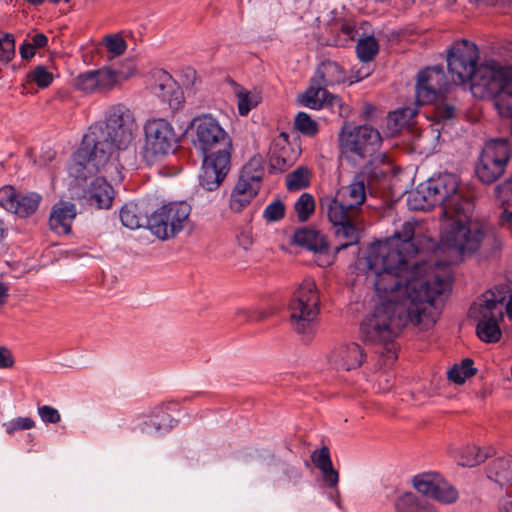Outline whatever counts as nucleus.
Instances as JSON below:
<instances>
[{
  "label": "nucleus",
  "mask_w": 512,
  "mask_h": 512,
  "mask_svg": "<svg viewBox=\"0 0 512 512\" xmlns=\"http://www.w3.org/2000/svg\"><path fill=\"white\" fill-rule=\"evenodd\" d=\"M311 461L322 473L323 481L328 487L334 488L338 485L339 474L333 467L330 450L327 446L313 451Z\"/></svg>",
  "instance_id": "nucleus-22"
},
{
  "label": "nucleus",
  "mask_w": 512,
  "mask_h": 512,
  "mask_svg": "<svg viewBox=\"0 0 512 512\" xmlns=\"http://www.w3.org/2000/svg\"><path fill=\"white\" fill-rule=\"evenodd\" d=\"M15 360L13 354H0V369L10 368L14 365Z\"/></svg>",
  "instance_id": "nucleus-54"
},
{
  "label": "nucleus",
  "mask_w": 512,
  "mask_h": 512,
  "mask_svg": "<svg viewBox=\"0 0 512 512\" xmlns=\"http://www.w3.org/2000/svg\"><path fill=\"white\" fill-rule=\"evenodd\" d=\"M346 355L350 356L351 354H346ZM353 355H354L353 360L350 361L349 359H343L341 365L337 366V369L342 368L343 370H346V371L355 369L363 363L364 357L366 356V354H353Z\"/></svg>",
  "instance_id": "nucleus-49"
},
{
  "label": "nucleus",
  "mask_w": 512,
  "mask_h": 512,
  "mask_svg": "<svg viewBox=\"0 0 512 512\" xmlns=\"http://www.w3.org/2000/svg\"><path fill=\"white\" fill-rule=\"evenodd\" d=\"M506 312H507V315L509 316V318H512V297L510 298V300L508 301V303L506 305Z\"/></svg>",
  "instance_id": "nucleus-60"
},
{
  "label": "nucleus",
  "mask_w": 512,
  "mask_h": 512,
  "mask_svg": "<svg viewBox=\"0 0 512 512\" xmlns=\"http://www.w3.org/2000/svg\"><path fill=\"white\" fill-rule=\"evenodd\" d=\"M35 52L36 48L28 42H24L19 47V53L21 57L26 60L31 59L35 55Z\"/></svg>",
  "instance_id": "nucleus-52"
},
{
  "label": "nucleus",
  "mask_w": 512,
  "mask_h": 512,
  "mask_svg": "<svg viewBox=\"0 0 512 512\" xmlns=\"http://www.w3.org/2000/svg\"><path fill=\"white\" fill-rule=\"evenodd\" d=\"M420 251L418 223L404 222L385 240L372 244L365 258L366 276L382 299L361 324L364 340L373 344L391 342L407 324L420 330L435 325L443 296L450 290L448 270L426 278L415 277L412 258Z\"/></svg>",
  "instance_id": "nucleus-1"
},
{
  "label": "nucleus",
  "mask_w": 512,
  "mask_h": 512,
  "mask_svg": "<svg viewBox=\"0 0 512 512\" xmlns=\"http://www.w3.org/2000/svg\"><path fill=\"white\" fill-rule=\"evenodd\" d=\"M434 114L436 121H447L454 117L455 108L451 104L440 102L436 104Z\"/></svg>",
  "instance_id": "nucleus-46"
},
{
  "label": "nucleus",
  "mask_w": 512,
  "mask_h": 512,
  "mask_svg": "<svg viewBox=\"0 0 512 512\" xmlns=\"http://www.w3.org/2000/svg\"><path fill=\"white\" fill-rule=\"evenodd\" d=\"M264 176L263 160L261 156H253L242 168L239 178L246 180L257 187H261Z\"/></svg>",
  "instance_id": "nucleus-30"
},
{
  "label": "nucleus",
  "mask_w": 512,
  "mask_h": 512,
  "mask_svg": "<svg viewBox=\"0 0 512 512\" xmlns=\"http://www.w3.org/2000/svg\"><path fill=\"white\" fill-rule=\"evenodd\" d=\"M299 221L305 222L315 211V200L310 193H303L294 204Z\"/></svg>",
  "instance_id": "nucleus-37"
},
{
  "label": "nucleus",
  "mask_w": 512,
  "mask_h": 512,
  "mask_svg": "<svg viewBox=\"0 0 512 512\" xmlns=\"http://www.w3.org/2000/svg\"><path fill=\"white\" fill-rule=\"evenodd\" d=\"M408 114H410L408 109L397 110L389 113L388 120L394 122L396 126H402L407 123Z\"/></svg>",
  "instance_id": "nucleus-51"
},
{
  "label": "nucleus",
  "mask_w": 512,
  "mask_h": 512,
  "mask_svg": "<svg viewBox=\"0 0 512 512\" xmlns=\"http://www.w3.org/2000/svg\"><path fill=\"white\" fill-rule=\"evenodd\" d=\"M29 79L37 84L39 88L48 87L53 81V74L42 65L36 66L28 75Z\"/></svg>",
  "instance_id": "nucleus-41"
},
{
  "label": "nucleus",
  "mask_w": 512,
  "mask_h": 512,
  "mask_svg": "<svg viewBox=\"0 0 512 512\" xmlns=\"http://www.w3.org/2000/svg\"><path fill=\"white\" fill-rule=\"evenodd\" d=\"M29 4L38 6L41 5L45 0H26Z\"/></svg>",
  "instance_id": "nucleus-62"
},
{
  "label": "nucleus",
  "mask_w": 512,
  "mask_h": 512,
  "mask_svg": "<svg viewBox=\"0 0 512 512\" xmlns=\"http://www.w3.org/2000/svg\"><path fill=\"white\" fill-rule=\"evenodd\" d=\"M115 75L109 68L90 70L79 74L74 85L76 89L87 94L110 91L115 87Z\"/></svg>",
  "instance_id": "nucleus-17"
},
{
  "label": "nucleus",
  "mask_w": 512,
  "mask_h": 512,
  "mask_svg": "<svg viewBox=\"0 0 512 512\" xmlns=\"http://www.w3.org/2000/svg\"><path fill=\"white\" fill-rule=\"evenodd\" d=\"M336 227V236L339 239L344 240L336 248L337 251L346 249L347 247L358 242V231L356 226L353 224V220L347 221V223L339 224Z\"/></svg>",
  "instance_id": "nucleus-33"
},
{
  "label": "nucleus",
  "mask_w": 512,
  "mask_h": 512,
  "mask_svg": "<svg viewBox=\"0 0 512 512\" xmlns=\"http://www.w3.org/2000/svg\"><path fill=\"white\" fill-rule=\"evenodd\" d=\"M479 51L477 46L461 40L451 47L447 55V67L452 81L456 84L469 82L478 68Z\"/></svg>",
  "instance_id": "nucleus-11"
},
{
  "label": "nucleus",
  "mask_w": 512,
  "mask_h": 512,
  "mask_svg": "<svg viewBox=\"0 0 512 512\" xmlns=\"http://www.w3.org/2000/svg\"><path fill=\"white\" fill-rule=\"evenodd\" d=\"M34 425L35 422L30 417H17L4 424L6 433L9 435H12L14 432L19 430H29L33 428Z\"/></svg>",
  "instance_id": "nucleus-44"
},
{
  "label": "nucleus",
  "mask_w": 512,
  "mask_h": 512,
  "mask_svg": "<svg viewBox=\"0 0 512 512\" xmlns=\"http://www.w3.org/2000/svg\"><path fill=\"white\" fill-rule=\"evenodd\" d=\"M499 322L500 321L477 322L476 332L479 339L487 343L497 342L501 337Z\"/></svg>",
  "instance_id": "nucleus-34"
},
{
  "label": "nucleus",
  "mask_w": 512,
  "mask_h": 512,
  "mask_svg": "<svg viewBox=\"0 0 512 512\" xmlns=\"http://www.w3.org/2000/svg\"><path fill=\"white\" fill-rule=\"evenodd\" d=\"M152 78L151 92L163 102H166L171 109H178L183 102V93L171 75L162 69H158L152 73Z\"/></svg>",
  "instance_id": "nucleus-15"
},
{
  "label": "nucleus",
  "mask_w": 512,
  "mask_h": 512,
  "mask_svg": "<svg viewBox=\"0 0 512 512\" xmlns=\"http://www.w3.org/2000/svg\"><path fill=\"white\" fill-rule=\"evenodd\" d=\"M15 56V38L13 34L0 31V62L9 63Z\"/></svg>",
  "instance_id": "nucleus-38"
},
{
  "label": "nucleus",
  "mask_w": 512,
  "mask_h": 512,
  "mask_svg": "<svg viewBox=\"0 0 512 512\" xmlns=\"http://www.w3.org/2000/svg\"><path fill=\"white\" fill-rule=\"evenodd\" d=\"M310 182V172L305 167H298L286 176V187L289 191L306 188Z\"/></svg>",
  "instance_id": "nucleus-35"
},
{
  "label": "nucleus",
  "mask_w": 512,
  "mask_h": 512,
  "mask_svg": "<svg viewBox=\"0 0 512 512\" xmlns=\"http://www.w3.org/2000/svg\"><path fill=\"white\" fill-rule=\"evenodd\" d=\"M496 191L500 199L509 201L512 198V176L501 185H498Z\"/></svg>",
  "instance_id": "nucleus-50"
},
{
  "label": "nucleus",
  "mask_w": 512,
  "mask_h": 512,
  "mask_svg": "<svg viewBox=\"0 0 512 512\" xmlns=\"http://www.w3.org/2000/svg\"><path fill=\"white\" fill-rule=\"evenodd\" d=\"M504 297L493 291L483 293L470 307L469 317L476 322L501 321L503 319Z\"/></svg>",
  "instance_id": "nucleus-16"
},
{
  "label": "nucleus",
  "mask_w": 512,
  "mask_h": 512,
  "mask_svg": "<svg viewBox=\"0 0 512 512\" xmlns=\"http://www.w3.org/2000/svg\"><path fill=\"white\" fill-rule=\"evenodd\" d=\"M295 128L306 136H314L318 132V124L307 113L299 112L295 117Z\"/></svg>",
  "instance_id": "nucleus-39"
},
{
  "label": "nucleus",
  "mask_w": 512,
  "mask_h": 512,
  "mask_svg": "<svg viewBox=\"0 0 512 512\" xmlns=\"http://www.w3.org/2000/svg\"><path fill=\"white\" fill-rule=\"evenodd\" d=\"M448 90V81L440 66L426 68L418 74L416 99L420 104H428L441 98Z\"/></svg>",
  "instance_id": "nucleus-12"
},
{
  "label": "nucleus",
  "mask_w": 512,
  "mask_h": 512,
  "mask_svg": "<svg viewBox=\"0 0 512 512\" xmlns=\"http://www.w3.org/2000/svg\"><path fill=\"white\" fill-rule=\"evenodd\" d=\"M120 220L123 226L128 229L135 230L143 227L144 225L148 226L149 218L142 207L137 203L130 202L121 208Z\"/></svg>",
  "instance_id": "nucleus-27"
},
{
  "label": "nucleus",
  "mask_w": 512,
  "mask_h": 512,
  "mask_svg": "<svg viewBox=\"0 0 512 512\" xmlns=\"http://www.w3.org/2000/svg\"><path fill=\"white\" fill-rule=\"evenodd\" d=\"M239 241H240V244L245 248V249H248L249 246L251 245L252 243V240L250 238V236L248 234H242L241 237L239 238Z\"/></svg>",
  "instance_id": "nucleus-58"
},
{
  "label": "nucleus",
  "mask_w": 512,
  "mask_h": 512,
  "mask_svg": "<svg viewBox=\"0 0 512 512\" xmlns=\"http://www.w3.org/2000/svg\"><path fill=\"white\" fill-rule=\"evenodd\" d=\"M501 512H512V497H506L500 503Z\"/></svg>",
  "instance_id": "nucleus-56"
},
{
  "label": "nucleus",
  "mask_w": 512,
  "mask_h": 512,
  "mask_svg": "<svg viewBox=\"0 0 512 512\" xmlns=\"http://www.w3.org/2000/svg\"><path fill=\"white\" fill-rule=\"evenodd\" d=\"M287 134L281 133L270 148L269 162L273 170L283 172L293 165L296 157L287 143Z\"/></svg>",
  "instance_id": "nucleus-21"
},
{
  "label": "nucleus",
  "mask_w": 512,
  "mask_h": 512,
  "mask_svg": "<svg viewBox=\"0 0 512 512\" xmlns=\"http://www.w3.org/2000/svg\"><path fill=\"white\" fill-rule=\"evenodd\" d=\"M477 372L474 367V360L472 358H464L460 363H455L447 372L448 379L457 384L462 385L466 379L472 377Z\"/></svg>",
  "instance_id": "nucleus-29"
},
{
  "label": "nucleus",
  "mask_w": 512,
  "mask_h": 512,
  "mask_svg": "<svg viewBox=\"0 0 512 512\" xmlns=\"http://www.w3.org/2000/svg\"><path fill=\"white\" fill-rule=\"evenodd\" d=\"M342 32L352 38L353 33H354V27H352L351 25H347V24L343 25Z\"/></svg>",
  "instance_id": "nucleus-59"
},
{
  "label": "nucleus",
  "mask_w": 512,
  "mask_h": 512,
  "mask_svg": "<svg viewBox=\"0 0 512 512\" xmlns=\"http://www.w3.org/2000/svg\"><path fill=\"white\" fill-rule=\"evenodd\" d=\"M382 138L378 130L369 125H345L339 134V145L347 157L365 159L380 148Z\"/></svg>",
  "instance_id": "nucleus-9"
},
{
  "label": "nucleus",
  "mask_w": 512,
  "mask_h": 512,
  "mask_svg": "<svg viewBox=\"0 0 512 512\" xmlns=\"http://www.w3.org/2000/svg\"><path fill=\"white\" fill-rule=\"evenodd\" d=\"M288 310L294 330L299 334L314 331L320 311V296L315 281L304 278L293 293Z\"/></svg>",
  "instance_id": "nucleus-6"
},
{
  "label": "nucleus",
  "mask_w": 512,
  "mask_h": 512,
  "mask_svg": "<svg viewBox=\"0 0 512 512\" xmlns=\"http://www.w3.org/2000/svg\"><path fill=\"white\" fill-rule=\"evenodd\" d=\"M335 195L357 213L366 198L364 181L357 177L349 185L340 187Z\"/></svg>",
  "instance_id": "nucleus-24"
},
{
  "label": "nucleus",
  "mask_w": 512,
  "mask_h": 512,
  "mask_svg": "<svg viewBox=\"0 0 512 512\" xmlns=\"http://www.w3.org/2000/svg\"><path fill=\"white\" fill-rule=\"evenodd\" d=\"M371 164H372V163H370L369 165H367V166L365 167V171H366V173H367V174H369L372 178H375V179H380V178L385 177L386 172H385V171H383V170H378V171L372 172V171L370 170V165H371Z\"/></svg>",
  "instance_id": "nucleus-57"
},
{
  "label": "nucleus",
  "mask_w": 512,
  "mask_h": 512,
  "mask_svg": "<svg viewBox=\"0 0 512 512\" xmlns=\"http://www.w3.org/2000/svg\"><path fill=\"white\" fill-rule=\"evenodd\" d=\"M113 195V188L105 178L96 177L85 191L84 197L91 206L107 209L112 204Z\"/></svg>",
  "instance_id": "nucleus-20"
},
{
  "label": "nucleus",
  "mask_w": 512,
  "mask_h": 512,
  "mask_svg": "<svg viewBox=\"0 0 512 512\" xmlns=\"http://www.w3.org/2000/svg\"><path fill=\"white\" fill-rule=\"evenodd\" d=\"M38 414L44 423L56 424L61 420L59 411L49 405L38 407Z\"/></svg>",
  "instance_id": "nucleus-47"
},
{
  "label": "nucleus",
  "mask_w": 512,
  "mask_h": 512,
  "mask_svg": "<svg viewBox=\"0 0 512 512\" xmlns=\"http://www.w3.org/2000/svg\"><path fill=\"white\" fill-rule=\"evenodd\" d=\"M511 158L509 141L504 138L487 141L480 153L475 172L479 180L491 184L506 171Z\"/></svg>",
  "instance_id": "nucleus-8"
},
{
  "label": "nucleus",
  "mask_w": 512,
  "mask_h": 512,
  "mask_svg": "<svg viewBox=\"0 0 512 512\" xmlns=\"http://www.w3.org/2000/svg\"><path fill=\"white\" fill-rule=\"evenodd\" d=\"M136 71L137 68L133 61H127L120 69L112 70V74L116 76L115 86L135 75Z\"/></svg>",
  "instance_id": "nucleus-45"
},
{
  "label": "nucleus",
  "mask_w": 512,
  "mask_h": 512,
  "mask_svg": "<svg viewBox=\"0 0 512 512\" xmlns=\"http://www.w3.org/2000/svg\"><path fill=\"white\" fill-rule=\"evenodd\" d=\"M412 209L441 206L440 249L457 261L479 250L486 235L485 223L475 213L474 197L459 188L455 174L429 178L410 193Z\"/></svg>",
  "instance_id": "nucleus-2"
},
{
  "label": "nucleus",
  "mask_w": 512,
  "mask_h": 512,
  "mask_svg": "<svg viewBox=\"0 0 512 512\" xmlns=\"http://www.w3.org/2000/svg\"><path fill=\"white\" fill-rule=\"evenodd\" d=\"M48 38L43 33H37L32 37V45L35 48H42L47 45Z\"/></svg>",
  "instance_id": "nucleus-53"
},
{
  "label": "nucleus",
  "mask_w": 512,
  "mask_h": 512,
  "mask_svg": "<svg viewBox=\"0 0 512 512\" xmlns=\"http://www.w3.org/2000/svg\"><path fill=\"white\" fill-rule=\"evenodd\" d=\"M144 151L153 157L166 156L173 152L178 136L173 125L164 118H151L144 124Z\"/></svg>",
  "instance_id": "nucleus-10"
},
{
  "label": "nucleus",
  "mask_w": 512,
  "mask_h": 512,
  "mask_svg": "<svg viewBox=\"0 0 512 512\" xmlns=\"http://www.w3.org/2000/svg\"><path fill=\"white\" fill-rule=\"evenodd\" d=\"M486 457L487 456L481 452L479 447H467L463 452L460 464L466 467H474L484 462Z\"/></svg>",
  "instance_id": "nucleus-40"
},
{
  "label": "nucleus",
  "mask_w": 512,
  "mask_h": 512,
  "mask_svg": "<svg viewBox=\"0 0 512 512\" xmlns=\"http://www.w3.org/2000/svg\"><path fill=\"white\" fill-rule=\"evenodd\" d=\"M238 111L241 116H246L261 101V95L257 90L248 91L244 88L236 90Z\"/></svg>",
  "instance_id": "nucleus-31"
},
{
  "label": "nucleus",
  "mask_w": 512,
  "mask_h": 512,
  "mask_svg": "<svg viewBox=\"0 0 512 512\" xmlns=\"http://www.w3.org/2000/svg\"><path fill=\"white\" fill-rule=\"evenodd\" d=\"M5 233L4 222L0 219V241L5 237Z\"/></svg>",
  "instance_id": "nucleus-61"
},
{
  "label": "nucleus",
  "mask_w": 512,
  "mask_h": 512,
  "mask_svg": "<svg viewBox=\"0 0 512 512\" xmlns=\"http://www.w3.org/2000/svg\"><path fill=\"white\" fill-rule=\"evenodd\" d=\"M137 123L133 112L123 104L111 106L105 125L94 124L83 136L68 167L69 175L86 181L102 171L112 154V148L127 149L134 141Z\"/></svg>",
  "instance_id": "nucleus-3"
},
{
  "label": "nucleus",
  "mask_w": 512,
  "mask_h": 512,
  "mask_svg": "<svg viewBox=\"0 0 512 512\" xmlns=\"http://www.w3.org/2000/svg\"><path fill=\"white\" fill-rule=\"evenodd\" d=\"M503 216H504L508 221H512V211H511V212L504 211Z\"/></svg>",
  "instance_id": "nucleus-63"
},
{
  "label": "nucleus",
  "mask_w": 512,
  "mask_h": 512,
  "mask_svg": "<svg viewBox=\"0 0 512 512\" xmlns=\"http://www.w3.org/2000/svg\"><path fill=\"white\" fill-rule=\"evenodd\" d=\"M192 125L194 146L203 156L199 185L206 191H215L231 169L232 138L209 114L194 118Z\"/></svg>",
  "instance_id": "nucleus-4"
},
{
  "label": "nucleus",
  "mask_w": 512,
  "mask_h": 512,
  "mask_svg": "<svg viewBox=\"0 0 512 512\" xmlns=\"http://www.w3.org/2000/svg\"><path fill=\"white\" fill-rule=\"evenodd\" d=\"M9 298V286L0 282V308L3 307Z\"/></svg>",
  "instance_id": "nucleus-55"
},
{
  "label": "nucleus",
  "mask_w": 512,
  "mask_h": 512,
  "mask_svg": "<svg viewBox=\"0 0 512 512\" xmlns=\"http://www.w3.org/2000/svg\"><path fill=\"white\" fill-rule=\"evenodd\" d=\"M294 241L299 246L314 252L322 253L328 248L325 237L312 229L297 230L294 234Z\"/></svg>",
  "instance_id": "nucleus-28"
},
{
  "label": "nucleus",
  "mask_w": 512,
  "mask_h": 512,
  "mask_svg": "<svg viewBox=\"0 0 512 512\" xmlns=\"http://www.w3.org/2000/svg\"><path fill=\"white\" fill-rule=\"evenodd\" d=\"M379 45L373 36L360 39L356 46V52L362 62L371 61L378 53Z\"/></svg>",
  "instance_id": "nucleus-36"
},
{
  "label": "nucleus",
  "mask_w": 512,
  "mask_h": 512,
  "mask_svg": "<svg viewBox=\"0 0 512 512\" xmlns=\"http://www.w3.org/2000/svg\"><path fill=\"white\" fill-rule=\"evenodd\" d=\"M319 207L322 215L326 216L334 226L353 220L357 214L335 194L321 197Z\"/></svg>",
  "instance_id": "nucleus-18"
},
{
  "label": "nucleus",
  "mask_w": 512,
  "mask_h": 512,
  "mask_svg": "<svg viewBox=\"0 0 512 512\" xmlns=\"http://www.w3.org/2000/svg\"><path fill=\"white\" fill-rule=\"evenodd\" d=\"M395 512H438L436 508L423 497L413 492H406L395 500Z\"/></svg>",
  "instance_id": "nucleus-25"
},
{
  "label": "nucleus",
  "mask_w": 512,
  "mask_h": 512,
  "mask_svg": "<svg viewBox=\"0 0 512 512\" xmlns=\"http://www.w3.org/2000/svg\"><path fill=\"white\" fill-rule=\"evenodd\" d=\"M191 213L185 201L170 202L155 210L148 220V228L160 240L174 238L180 233Z\"/></svg>",
  "instance_id": "nucleus-7"
},
{
  "label": "nucleus",
  "mask_w": 512,
  "mask_h": 512,
  "mask_svg": "<svg viewBox=\"0 0 512 512\" xmlns=\"http://www.w3.org/2000/svg\"><path fill=\"white\" fill-rule=\"evenodd\" d=\"M174 419L165 411L164 406L156 408L154 414L144 423L145 429L156 432L169 431L174 426Z\"/></svg>",
  "instance_id": "nucleus-32"
},
{
  "label": "nucleus",
  "mask_w": 512,
  "mask_h": 512,
  "mask_svg": "<svg viewBox=\"0 0 512 512\" xmlns=\"http://www.w3.org/2000/svg\"><path fill=\"white\" fill-rule=\"evenodd\" d=\"M237 316L247 321H259L267 317V313L264 310L250 311L245 308L237 310Z\"/></svg>",
  "instance_id": "nucleus-48"
},
{
  "label": "nucleus",
  "mask_w": 512,
  "mask_h": 512,
  "mask_svg": "<svg viewBox=\"0 0 512 512\" xmlns=\"http://www.w3.org/2000/svg\"><path fill=\"white\" fill-rule=\"evenodd\" d=\"M76 214V206L74 203L68 201L55 203L49 217L50 229L57 234H69Z\"/></svg>",
  "instance_id": "nucleus-19"
},
{
  "label": "nucleus",
  "mask_w": 512,
  "mask_h": 512,
  "mask_svg": "<svg viewBox=\"0 0 512 512\" xmlns=\"http://www.w3.org/2000/svg\"><path fill=\"white\" fill-rule=\"evenodd\" d=\"M285 215V205L284 203L277 199L272 201L270 204L266 206L263 211V218L267 222H277L281 220Z\"/></svg>",
  "instance_id": "nucleus-42"
},
{
  "label": "nucleus",
  "mask_w": 512,
  "mask_h": 512,
  "mask_svg": "<svg viewBox=\"0 0 512 512\" xmlns=\"http://www.w3.org/2000/svg\"><path fill=\"white\" fill-rule=\"evenodd\" d=\"M414 488L423 496L450 504L457 500V490L438 473H423L413 478Z\"/></svg>",
  "instance_id": "nucleus-13"
},
{
  "label": "nucleus",
  "mask_w": 512,
  "mask_h": 512,
  "mask_svg": "<svg viewBox=\"0 0 512 512\" xmlns=\"http://www.w3.org/2000/svg\"><path fill=\"white\" fill-rule=\"evenodd\" d=\"M41 200L42 196L36 192L21 194L9 185L0 189V206L22 218L34 214Z\"/></svg>",
  "instance_id": "nucleus-14"
},
{
  "label": "nucleus",
  "mask_w": 512,
  "mask_h": 512,
  "mask_svg": "<svg viewBox=\"0 0 512 512\" xmlns=\"http://www.w3.org/2000/svg\"><path fill=\"white\" fill-rule=\"evenodd\" d=\"M487 477L503 485L512 480V457H498L490 461L486 468Z\"/></svg>",
  "instance_id": "nucleus-26"
},
{
  "label": "nucleus",
  "mask_w": 512,
  "mask_h": 512,
  "mask_svg": "<svg viewBox=\"0 0 512 512\" xmlns=\"http://www.w3.org/2000/svg\"><path fill=\"white\" fill-rule=\"evenodd\" d=\"M104 46L113 56H120L127 48L125 40L118 34L107 35L104 38Z\"/></svg>",
  "instance_id": "nucleus-43"
},
{
  "label": "nucleus",
  "mask_w": 512,
  "mask_h": 512,
  "mask_svg": "<svg viewBox=\"0 0 512 512\" xmlns=\"http://www.w3.org/2000/svg\"><path fill=\"white\" fill-rule=\"evenodd\" d=\"M259 190V187L239 178L230 195V209L234 212H241L251 203Z\"/></svg>",
  "instance_id": "nucleus-23"
},
{
  "label": "nucleus",
  "mask_w": 512,
  "mask_h": 512,
  "mask_svg": "<svg viewBox=\"0 0 512 512\" xmlns=\"http://www.w3.org/2000/svg\"><path fill=\"white\" fill-rule=\"evenodd\" d=\"M345 81V69L335 61L324 60L318 65L309 88L301 95V103L312 109L330 107L334 112L343 115L344 104L341 98L329 93L325 87L341 84Z\"/></svg>",
  "instance_id": "nucleus-5"
},
{
  "label": "nucleus",
  "mask_w": 512,
  "mask_h": 512,
  "mask_svg": "<svg viewBox=\"0 0 512 512\" xmlns=\"http://www.w3.org/2000/svg\"><path fill=\"white\" fill-rule=\"evenodd\" d=\"M366 76H368V73L364 74L363 76H358L355 79H351L350 80V84H353L354 82L360 81L361 79H363Z\"/></svg>",
  "instance_id": "nucleus-64"
}]
</instances>
